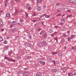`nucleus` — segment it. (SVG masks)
I'll return each instance as SVG.
<instances>
[{"mask_svg": "<svg viewBox=\"0 0 76 76\" xmlns=\"http://www.w3.org/2000/svg\"><path fill=\"white\" fill-rule=\"evenodd\" d=\"M64 41H65V40L64 39H62L61 41V44H63L64 42Z\"/></svg>", "mask_w": 76, "mask_h": 76, "instance_id": "9b49d317", "label": "nucleus"}, {"mask_svg": "<svg viewBox=\"0 0 76 76\" xmlns=\"http://www.w3.org/2000/svg\"><path fill=\"white\" fill-rule=\"evenodd\" d=\"M53 61V63H54V65H56V63L55 62V61Z\"/></svg>", "mask_w": 76, "mask_h": 76, "instance_id": "09e8293b", "label": "nucleus"}, {"mask_svg": "<svg viewBox=\"0 0 76 76\" xmlns=\"http://www.w3.org/2000/svg\"><path fill=\"white\" fill-rule=\"evenodd\" d=\"M7 3H5V6L6 7L7 6Z\"/></svg>", "mask_w": 76, "mask_h": 76, "instance_id": "603ef678", "label": "nucleus"}, {"mask_svg": "<svg viewBox=\"0 0 76 76\" xmlns=\"http://www.w3.org/2000/svg\"><path fill=\"white\" fill-rule=\"evenodd\" d=\"M31 22H36L37 21V20H31Z\"/></svg>", "mask_w": 76, "mask_h": 76, "instance_id": "4c0bfd02", "label": "nucleus"}, {"mask_svg": "<svg viewBox=\"0 0 76 76\" xmlns=\"http://www.w3.org/2000/svg\"><path fill=\"white\" fill-rule=\"evenodd\" d=\"M17 24H18V25H20V23H17Z\"/></svg>", "mask_w": 76, "mask_h": 76, "instance_id": "774afa93", "label": "nucleus"}, {"mask_svg": "<svg viewBox=\"0 0 76 76\" xmlns=\"http://www.w3.org/2000/svg\"><path fill=\"white\" fill-rule=\"evenodd\" d=\"M48 60L49 61H51V58H48Z\"/></svg>", "mask_w": 76, "mask_h": 76, "instance_id": "c85d7f7f", "label": "nucleus"}, {"mask_svg": "<svg viewBox=\"0 0 76 76\" xmlns=\"http://www.w3.org/2000/svg\"><path fill=\"white\" fill-rule=\"evenodd\" d=\"M58 33L57 32L55 31V32H54L53 34H57Z\"/></svg>", "mask_w": 76, "mask_h": 76, "instance_id": "864d4df0", "label": "nucleus"}, {"mask_svg": "<svg viewBox=\"0 0 76 76\" xmlns=\"http://www.w3.org/2000/svg\"><path fill=\"white\" fill-rule=\"evenodd\" d=\"M75 37V35H72L71 36V37H72V38Z\"/></svg>", "mask_w": 76, "mask_h": 76, "instance_id": "37998d69", "label": "nucleus"}, {"mask_svg": "<svg viewBox=\"0 0 76 76\" xmlns=\"http://www.w3.org/2000/svg\"><path fill=\"white\" fill-rule=\"evenodd\" d=\"M43 43L45 45H47V42H46V41L45 40H43Z\"/></svg>", "mask_w": 76, "mask_h": 76, "instance_id": "2eb2a0df", "label": "nucleus"}, {"mask_svg": "<svg viewBox=\"0 0 76 76\" xmlns=\"http://www.w3.org/2000/svg\"><path fill=\"white\" fill-rule=\"evenodd\" d=\"M61 64L62 65V66H64V64Z\"/></svg>", "mask_w": 76, "mask_h": 76, "instance_id": "052dcab7", "label": "nucleus"}, {"mask_svg": "<svg viewBox=\"0 0 76 76\" xmlns=\"http://www.w3.org/2000/svg\"><path fill=\"white\" fill-rule=\"evenodd\" d=\"M29 5H28V4H26V7H29Z\"/></svg>", "mask_w": 76, "mask_h": 76, "instance_id": "79ce46f5", "label": "nucleus"}, {"mask_svg": "<svg viewBox=\"0 0 76 76\" xmlns=\"http://www.w3.org/2000/svg\"><path fill=\"white\" fill-rule=\"evenodd\" d=\"M58 55L59 56H62V53L60 52L58 53Z\"/></svg>", "mask_w": 76, "mask_h": 76, "instance_id": "b1692460", "label": "nucleus"}, {"mask_svg": "<svg viewBox=\"0 0 76 76\" xmlns=\"http://www.w3.org/2000/svg\"><path fill=\"white\" fill-rule=\"evenodd\" d=\"M19 37L18 36H15V38H19Z\"/></svg>", "mask_w": 76, "mask_h": 76, "instance_id": "69168bd1", "label": "nucleus"}, {"mask_svg": "<svg viewBox=\"0 0 76 76\" xmlns=\"http://www.w3.org/2000/svg\"><path fill=\"white\" fill-rule=\"evenodd\" d=\"M4 28H2L1 30V31H4Z\"/></svg>", "mask_w": 76, "mask_h": 76, "instance_id": "13d9d810", "label": "nucleus"}, {"mask_svg": "<svg viewBox=\"0 0 76 76\" xmlns=\"http://www.w3.org/2000/svg\"><path fill=\"white\" fill-rule=\"evenodd\" d=\"M15 1H16V2H17V3H19V1H20L19 0H14Z\"/></svg>", "mask_w": 76, "mask_h": 76, "instance_id": "cd10ccee", "label": "nucleus"}, {"mask_svg": "<svg viewBox=\"0 0 76 76\" xmlns=\"http://www.w3.org/2000/svg\"><path fill=\"white\" fill-rule=\"evenodd\" d=\"M37 15L36 14L34 13L33 14V16H36Z\"/></svg>", "mask_w": 76, "mask_h": 76, "instance_id": "c03bdc74", "label": "nucleus"}, {"mask_svg": "<svg viewBox=\"0 0 76 76\" xmlns=\"http://www.w3.org/2000/svg\"><path fill=\"white\" fill-rule=\"evenodd\" d=\"M55 40H56L57 42H58V39H57V38H55Z\"/></svg>", "mask_w": 76, "mask_h": 76, "instance_id": "a19ab883", "label": "nucleus"}, {"mask_svg": "<svg viewBox=\"0 0 76 76\" xmlns=\"http://www.w3.org/2000/svg\"><path fill=\"white\" fill-rule=\"evenodd\" d=\"M52 54H53V55H54V54H55V53L52 52Z\"/></svg>", "mask_w": 76, "mask_h": 76, "instance_id": "0e129e2a", "label": "nucleus"}, {"mask_svg": "<svg viewBox=\"0 0 76 76\" xmlns=\"http://www.w3.org/2000/svg\"><path fill=\"white\" fill-rule=\"evenodd\" d=\"M25 32H26V33H28L29 32V31L28 30H26Z\"/></svg>", "mask_w": 76, "mask_h": 76, "instance_id": "ea45409f", "label": "nucleus"}, {"mask_svg": "<svg viewBox=\"0 0 76 76\" xmlns=\"http://www.w3.org/2000/svg\"><path fill=\"white\" fill-rule=\"evenodd\" d=\"M0 41H3V38L1 36L0 37Z\"/></svg>", "mask_w": 76, "mask_h": 76, "instance_id": "5701e85b", "label": "nucleus"}, {"mask_svg": "<svg viewBox=\"0 0 76 76\" xmlns=\"http://www.w3.org/2000/svg\"><path fill=\"white\" fill-rule=\"evenodd\" d=\"M3 24V21H2L0 20V24L2 25V24Z\"/></svg>", "mask_w": 76, "mask_h": 76, "instance_id": "2f4dec72", "label": "nucleus"}, {"mask_svg": "<svg viewBox=\"0 0 76 76\" xmlns=\"http://www.w3.org/2000/svg\"><path fill=\"white\" fill-rule=\"evenodd\" d=\"M54 35L55 34H54V33H53V34H51V37H53V36H54Z\"/></svg>", "mask_w": 76, "mask_h": 76, "instance_id": "49530a36", "label": "nucleus"}, {"mask_svg": "<svg viewBox=\"0 0 76 76\" xmlns=\"http://www.w3.org/2000/svg\"><path fill=\"white\" fill-rule=\"evenodd\" d=\"M54 28H58V26H54Z\"/></svg>", "mask_w": 76, "mask_h": 76, "instance_id": "de8ad7c7", "label": "nucleus"}, {"mask_svg": "<svg viewBox=\"0 0 76 76\" xmlns=\"http://www.w3.org/2000/svg\"><path fill=\"white\" fill-rule=\"evenodd\" d=\"M40 63L41 64L43 65V66H44L45 64V62L42 61H40Z\"/></svg>", "mask_w": 76, "mask_h": 76, "instance_id": "6e6552de", "label": "nucleus"}, {"mask_svg": "<svg viewBox=\"0 0 76 76\" xmlns=\"http://www.w3.org/2000/svg\"><path fill=\"white\" fill-rule=\"evenodd\" d=\"M4 58L5 59H7V60H8V61H13V62H15V60H14V59L11 60L10 59V58H8L6 56H5V57Z\"/></svg>", "mask_w": 76, "mask_h": 76, "instance_id": "f257e3e1", "label": "nucleus"}, {"mask_svg": "<svg viewBox=\"0 0 76 76\" xmlns=\"http://www.w3.org/2000/svg\"><path fill=\"white\" fill-rule=\"evenodd\" d=\"M73 1L71 3H76V0H72Z\"/></svg>", "mask_w": 76, "mask_h": 76, "instance_id": "aec40b11", "label": "nucleus"}, {"mask_svg": "<svg viewBox=\"0 0 76 76\" xmlns=\"http://www.w3.org/2000/svg\"><path fill=\"white\" fill-rule=\"evenodd\" d=\"M62 21H63V22H66V20L64 19H63L61 20V22H62Z\"/></svg>", "mask_w": 76, "mask_h": 76, "instance_id": "bb28decb", "label": "nucleus"}, {"mask_svg": "<svg viewBox=\"0 0 76 76\" xmlns=\"http://www.w3.org/2000/svg\"><path fill=\"white\" fill-rule=\"evenodd\" d=\"M51 71L53 73H56V72H57V69H52L51 70Z\"/></svg>", "mask_w": 76, "mask_h": 76, "instance_id": "7ed1b4c3", "label": "nucleus"}, {"mask_svg": "<svg viewBox=\"0 0 76 76\" xmlns=\"http://www.w3.org/2000/svg\"><path fill=\"white\" fill-rule=\"evenodd\" d=\"M44 34V32L42 31H41L39 33V34H40V35H42Z\"/></svg>", "mask_w": 76, "mask_h": 76, "instance_id": "393cba45", "label": "nucleus"}, {"mask_svg": "<svg viewBox=\"0 0 76 76\" xmlns=\"http://www.w3.org/2000/svg\"><path fill=\"white\" fill-rule=\"evenodd\" d=\"M4 44H7V41L6 40H5L4 42Z\"/></svg>", "mask_w": 76, "mask_h": 76, "instance_id": "412c9836", "label": "nucleus"}, {"mask_svg": "<svg viewBox=\"0 0 76 76\" xmlns=\"http://www.w3.org/2000/svg\"><path fill=\"white\" fill-rule=\"evenodd\" d=\"M26 45L27 46V47H29L30 45H31V44H30L29 42H26Z\"/></svg>", "mask_w": 76, "mask_h": 76, "instance_id": "f8f14e48", "label": "nucleus"}, {"mask_svg": "<svg viewBox=\"0 0 76 76\" xmlns=\"http://www.w3.org/2000/svg\"><path fill=\"white\" fill-rule=\"evenodd\" d=\"M63 36L64 37H67V36L66 35V34H65L63 35Z\"/></svg>", "mask_w": 76, "mask_h": 76, "instance_id": "58836bf2", "label": "nucleus"}, {"mask_svg": "<svg viewBox=\"0 0 76 76\" xmlns=\"http://www.w3.org/2000/svg\"><path fill=\"white\" fill-rule=\"evenodd\" d=\"M42 44L41 42L39 43V47H42Z\"/></svg>", "mask_w": 76, "mask_h": 76, "instance_id": "ddd939ff", "label": "nucleus"}, {"mask_svg": "<svg viewBox=\"0 0 76 76\" xmlns=\"http://www.w3.org/2000/svg\"><path fill=\"white\" fill-rule=\"evenodd\" d=\"M43 7H46V5H43Z\"/></svg>", "mask_w": 76, "mask_h": 76, "instance_id": "680f3d73", "label": "nucleus"}, {"mask_svg": "<svg viewBox=\"0 0 76 76\" xmlns=\"http://www.w3.org/2000/svg\"><path fill=\"white\" fill-rule=\"evenodd\" d=\"M53 30H51V29H50L49 30V32L50 33H52V32H53Z\"/></svg>", "mask_w": 76, "mask_h": 76, "instance_id": "a878e982", "label": "nucleus"}, {"mask_svg": "<svg viewBox=\"0 0 76 76\" xmlns=\"http://www.w3.org/2000/svg\"><path fill=\"white\" fill-rule=\"evenodd\" d=\"M45 15H46V14H44V15H42L41 16H42V17H44V16H45Z\"/></svg>", "mask_w": 76, "mask_h": 76, "instance_id": "a18cd8bd", "label": "nucleus"}, {"mask_svg": "<svg viewBox=\"0 0 76 76\" xmlns=\"http://www.w3.org/2000/svg\"><path fill=\"white\" fill-rule=\"evenodd\" d=\"M19 13V11H18V10L16 9L15 11V12L14 13V14L15 15H17V14L18 13Z\"/></svg>", "mask_w": 76, "mask_h": 76, "instance_id": "39448f33", "label": "nucleus"}, {"mask_svg": "<svg viewBox=\"0 0 76 76\" xmlns=\"http://www.w3.org/2000/svg\"><path fill=\"white\" fill-rule=\"evenodd\" d=\"M11 24L12 25H15V24H16V21H13L12 22H11Z\"/></svg>", "mask_w": 76, "mask_h": 76, "instance_id": "f3484780", "label": "nucleus"}, {"mask_svg": "<svg viewBox=\"0 0 76 76\" xmlns=\"http://www.w3.org/2000/svg\"><path fill=\"white\" fill-rule=\"evenodd\" d=\"M70 38H68V41H70Z\"/></svg>", "mask_w": 76, "mask_h": 76, "instance_id": "e2e57ef3", "label": "nucleus"}, {"mask_svg": "<svg viewBox=\"0 0 76 76\" xmlns=\"http://www.w3.org/2000/svg\"><path fill=\"white\" fill-rule=\"evenodd\" d=\"M8 47H7V46H5L4 47V50H8Z\"/></svg>", "mask_w": 76, "mask_h": 76, "instance_id": "6ab92c4d", "label": "nucleus"}, {"mask_svg": "<svg viewBox=\"0 0 76 76\" xmlns=\"http://www.w3.org/2000/svg\"><path fill=\"white\" fill-rule=\"evenodd\" d=\"M9 1L8 0H6L5 1V3H7V2Z\"/></svg>", "mask_w": 76, "mask_h": 76, "instance_id": "f704fd0d", "label": "nucleus"}, {"mask_svg": "<svg viewBox=\"0 0 76 76\" xmlns=\"http://www.w3.org/2000/svg\"><path fill=\"white\" fill-rule=\"evenodd\" d=\"M23 20H21V19H20V22H23Z\"/></svg>", "mask_w": 76, "mask_h": 76, "instance_id": "e433bc0d", "label": "nucleus"}, {"mask_svg": "<svg viewBox=\"0 0 76 76\" xmlns=\"http://www.w3.org/2000/svg\"><path fill=\"white\" fill-rule=\"evenodd\" d=\"M11 16H10V14L9 13H7L6 14V17L7 18H10Z\"/></svg>", "mask_w": 76, "mask_h": 76, "instance_id": "20e7f679", "label": "nucleus"}, {"mask_svg": "<svg viewBox=\"0 0 76 76\" xmlns=\"http://www.w3.org/2000/svg\"><path fill=\"white\" fill-rule=\"evenodd\" d=\"M61 16V14H58V15H56V16Z\"/></svg>", "mask_w": 76, "mask_h": 76, "instance_id": "c9c22d12", "label": "nucleus"}, {"mask_svg": "<svg viewBox=\"0 0 76 76\" xmlns=\"http://www.w3.org/2000/svg\"><path fill=\"white\" fill-rule=\"evenodd\" d=\"M57 12H60V10H57Z\"/></svg>", "mask_w": 76, "mask_h": 76, "instance_id": "338daca9", "label": "nucleus"}, {"mask_svg": "<svg viewBox=\"0 0 76 76\" xmlns=\"http://www.w3.org/2000/svg\"><path fill=\"white\" fill-rule=\"evenodd\" d=\"M24 70H28V69H27V68H24Z\"/></svg>", "mask_w": 76, "mask_h": 76, "instance_id": "3c124183", "label": "nucleus"}, {"mask_svg": "<svg viewBox=\"0 0 76 76\" xmlns=\"http://www.w3.org/2000/svg\"><path fill=\"white\" fill-rule=\"evenodd\" d=\"M61 70H63V72L64 73L66 72V69L64 68H61Z\"/></svg>", "mask_w": 76, "mask_h": 76, "instance_id": "423d86ee", "label": "nucleus"}, {"mask_svg": "<svg viewBox=\"0 0 76 76\" xmlns=\"http://www.w3.org/2000/svg\"><path fill=\"white\" fill-rule=\"evenodd\" d=\"M31 58V56H28V58L29 59Z\"/></svg>", "mask_w": 76, "mask_h": 76, "instance_id": "8fccbe9b", "label": "nucleus"}, {"mask_svg": "<svg viewBox=\"0 0 76 76\" xmlns=\"http://www.w3.org/2000/svg\"><path fill=\"white\" fill-rule=\"evenodd\" d=\"M37 10H38V11H39H39H40V10H41V9L40 7H37Z\"/></svg>", "mask_w": 76, "mask_h": 76, "instance_id": "dca6fc26", "label": "nucleus"}, {"mask_svg": "<svg viewBox=\"0 0 76 76\" xmlns=\"http://www.w3.org/2000/svg\"><path fill=\"white\" fill-rule=\"evenodd\" d=\"M25 13L26 14V17H28V13L27 12H25Z\"/></svg>", "mask_w": 76, "mask_h": 76, "instance_id": "72a5a7b5", "label": "nucleus"}, {"mask_svg": "<svg viewBox=\"0 0 76 76\" xmlns=\"http://www.w3.org/2000/svg\"><path fill=\"white\" fill-rule=\"evenodd\" d=\"M18 74H20V73H21V72H20V71H19L18 72Z\"/></svg>", "mask_w": 76, "mask_h": 76, "instance_id": "5fc2aeb1", "label": "nucleus"}, {"mask_svg": "<svg viewBox=\"0 0 76 76\" xmlns=\"http://www.w3.org/2000/svg\"><path fill=\"white\" fill-rule=\"evenodd\" d=\"M27 37H28V39H32V36L31 35H30L29 36H27Z\"/></svg>", "mask_w": 76, "mask_h": 76, "instance_id": "4468645a", "label": "nucleus"}, {"mask_svg": "<svg viewBox=\"0 0 76 76\" xmlns=\"http://www.w3.org/2000/svg\"><path fill=\"white\" fill-rule=\"evenodd\" d=\"M29 75V73L28 72H25L23 73V75L24 76H28Z\"/></svg>", "mask_w": 76, "mask_h": 76, "instance_id": "f03ea898", "label": "nucleus"}, {"mask_svg": "<svg viewBox=\"0 0 76 76\" xmlns=\"http://www.w3.org/2000/svg\"><path fill=\"white\" fill-rule=\"evenodd\" d=\"M68 76H73V74H72V73H69V72L68 73Z\"/></svg>", "mask_w": 76, "mask_h": 76, "instance_id": "a211bd4d", "label": "nucleus"}, {"mask_svg": "<svg viewBox=\"0 0 76 76\" xmlns=\"http://www.w3.org/2000/svg\"><path fill=\"white\" fill-rule=\"evenodd\" d=\"M64 24V23H59V25H63V24Z\"/></svg>", "mask_w": 76, "mask_h": 76, "instance_id": "473e14b6", "label": "nucleus"}, {"mask_svg": "<svg viewBox=\"0 0 76 76\" xmlns=\"http://www.w3.org/2000/svg\"><path fill=\"white\" fill-rule=\"evenodd\" d=\"M72 16V15H68L66 17H67L68 18L71 17Z\"/></svg>", "mask_w": 76, "mask_h": 76, "instance_id": "7c9ffc66", "label": "nucleus"}, {"mask_svg": "<svg viewBox=\"0 0 76 76\" xmlns=\"http://www.w3.org/2000/svg\"><path fill=\"white\" fill-rule=\"evenodd\" d=\"M36 76H41V73L38 72L37 74H36Z\"/></svg>", "mask_w": 76, "mask_h": 76, "instance_id": "1a4fd4ad", "label": "nucleus"}, {"mask_svg": "<svg viewBox=\"0 0 76 76\" xmlns=\"http://www.w3.org/2000/svg\"><path fill=\"white\" fill-rule=\"evenodd\" d=\"M44 21H43L42 22V25H44Z\"/></svg>", "mask_w": 76, "mask_h": 76, "instance_id": "4d7b16f0", "label": "nucleus"}, {"mask_svg": "<svg viewBox=\"0 0 76 76\" xmlns=\"http://www.w3.org/2000/svg\"><path fill=\"white\" fill-rule=\"evenodd\" d=\"M47 37V33H45L43 34V37L44 38H46Z\"/></svg>", "mask_w": 76, "mask_h": 76, "instance_id": "0eeeda50", "label": "nucleus"}, {"mask_svg": "<svg viewBox=\"0 0 76 76\" xmlns=\"http://www.w3.org/2000/svg\"><path fill=\"white\" fill-rule=\"evenodd\" d=\"M36 1L37 4L39 3L40 2H41V3H42V0H37Z\"/></svg>", "mask_w": 76, "mask_h": 76, "instance_id": "9d476101", "label": "nucleus"}, {"mask_svg": "<svg viewBox=\"0 0 76 76\" xmlns=\"http://www.w3.org/2000/svg\"><path fill=\"white\" fill-rule=\"evenodd\" d=\"M41 30V28H39L37 30V31H38V32H39Z\"/></svg>", "mask_w": 76, "mask_h": 76, "instance_id": "c756f323", "label": "nucleus"}, {"mask_svg": "<svg viewBox=\"0 0 76 76\" xmlns=\"http://www.w3.org/2000/svg\"><path fill=\"white\" fill-rule=\"evenodd\" d=\"M50 17V16L49 15H46L45 16V18H49Z\"/></svg>", "mask_w": 76, "mask_h": 76, "instance_id": "4be33fe9", "label": "nucleus"}, {"mask_svg": "<svg viewBox=\"0 0 76 76\" xmlns=\"http://www.w3.org/2000/svg\"><path fill=\"white\" fill-rule=\"evenodd\" d=\"M72 0H68V1L69 3H72V2L71 1Z\"/></svg>", "mask_w": 76, "mask_h": 76, "instance_id": "6e6d98bb", "label": "nucleus"}, {"mask_svg": "<svg viewBox=\"0 0 76 76\" xmlns=\"http://www.w3.org/2000/svg\"><path fill=\"white\" fill-rule=\"evenodd\" d=\"M72 50H74L75 49V47H72Z\"/></svg>", "mask_w": 76, "mask_h": 76, "instance_id": "bf43d9fd", "label": "nucleus"}]
</instances>
